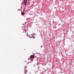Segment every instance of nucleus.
I'll return each instance as SVG.
<instances>
[{
    "mask_svg": "<svg viewBox=\"0 0 74 74\" xmlns=\"http://www.w3.org/2000/svg\"><path fill=\"white\" fill-rule=\"evenodd\" d=\"M32 38H33L34 39L35 38V37H36V36L34 35H33L32 36Z\"/></svg>",
    "mask_w": 74,
    "mask_h": 74,
    "instance_id": "obj_5",
    "label": "nucleus"
},
{
    "mask_svg": "<svg viewBox=\"0 0 74 74\" xmlns=\"http://www.w3.org/2000/svg\"><path fill=\"white\" fill-rule=\"evenodd\" d=\"M59 25H60V24H59Z\"/></svg>",
    "mask_w": 74,
    "mask_h": 74,
    "instance_id": "obj_11",
    "label": "nucleus"
},
{
    "mask_svg": "<svg viewBox=\"0 0 74 74\" xmlns=\"http://www.w3.org/2000/svg\"><path fill=\"white\" fill-rule=\"evenodd\" d=\"M27 66H25V67L24 69H25V70H26V69H27Z\"/></svg>",
    "mask_w": 74,
    "mask_h": 74,
    "instance_id": "obj_6",
    "label": "nucleus"
},
{
    "mask_svg": "<svg viewBox=\"0 0 74 74\" xmlns=\"http://www.w3.org/2000/svg\"><path fill=\"white\" fill-rule=\"evenodd\" d=\"M45 25H46V24H45Z\"/></svg>",
    "mask_w": 74,
    "mask_h": 74,
    "instance_id": "obj_12",
    "label": "nucleus"
},
{
    "mask_svg": "<svg viewBox=\"0 0 74 74\" xmlns=\"http://www.w3.org/2000/svg\"><path fill=\"white\" fill-rule=\"evenodd\" d=\"M21 14L23 15V16L25 14V12H22L21 13Z\"/></svg>",
    "mask_w": 74,
    "mask_h": 74,
    "instance_id": "obj_3",
    "label": "nucleus"
},
{
    "mask_svg": "<svg viewBox=\"0 0 74 74\" xmlns=\"http://www.w3.org/2000/svg\"><path fill=\"white\" fill-rule=\"evenodd\" d=\"M34 55H32L30 56L29 58L31 59H33V58H34Z\"/></svg>",
    "mask_w": 74,
    "mask_h": 74,
    "instance_id": "obj_1",
    "label": "nucleus"
},
{
    "mask_svg": "<svg viewBox=\"0 0 74 74\" xmlns=\"http://www.w3.org/2000/svg\"><path fill=\"white\" fill-rule=\"evenodd\" d=\"M28 60H30V58H28Z\"/></svg>",
    "mask_w": 74,
    "mask_h": 74,
    "instance_id": "obj_8",
    "label": "nucleus"
},
{
    "mask_svg": "<svg viewBox=\"0 0 74 74\" xmlns=\"http://www.w3.org/2000/svg\"><path fill=\"white\" fill-rule=\"evenodd\" d=\"M53 23H55L54 22V21H53Z\"/></svg>",
    "mask_w": 74,
    "mask_h": 74,
    "instance_id": "obj_7",
    "label": "nucleus"
},
{
    "mask_svg": "<svg viewBox=\"0 0 74 74\" xmlns=\"http://www.w3.org/2000/svg\"><path fill=\"white\" fill-rule=\"evenodd\" d=\"M29 38H32V37H31V36Z\"/></svg>",
    "mask_w": 74,
    "mask_h": 74,
    "instance_id": "obj_9",
    "label": "nucleus"
},
{
    "mask_svg": "<svg viewBox=\"0 0 74 74\" xmlns=\"http://www.w3.org/2000/svg\"><path fill=\"white\" fill-rule=\"evenodd\" d=\"M24 70L25 71L24 72V74H26V73L27 71V70L24 69Z\"/></svg>",
    "mask_w": 74,
    "mask_h": 74,
    "instance_id": "obj_2",
    "label": "nucleus"
},
{
    "mask_svg": "<svg viewBox=\"0 0 74 74\" xmlns=\"http://www.w3.org/2000/svg\"><path fill=\"white\" fill-rule=\"evenodd\" d=\"M61 73H62V72H61Z\"/></svg>",
    "mask_w": 74,
    "mask_h": 74,
    "instance_id": "obj_10",
    "label": "nucleus"
},
{
    "mask_svg": "<svg viewBox=\"0 0 74 74\" xmlns=\"http://www.w3.org/2000/svg\"><path fill=\"white\" fill-rule=\"evenodd\" d=\"M25 3V4H26L27 3V0H26L24 1L23 2V3Z\"/></svg>",
    "mask_w": 74,
    "mask_h": 74,
    "instance_id": "obj_4",
    "label": "nucleus"
}]
</instances>
